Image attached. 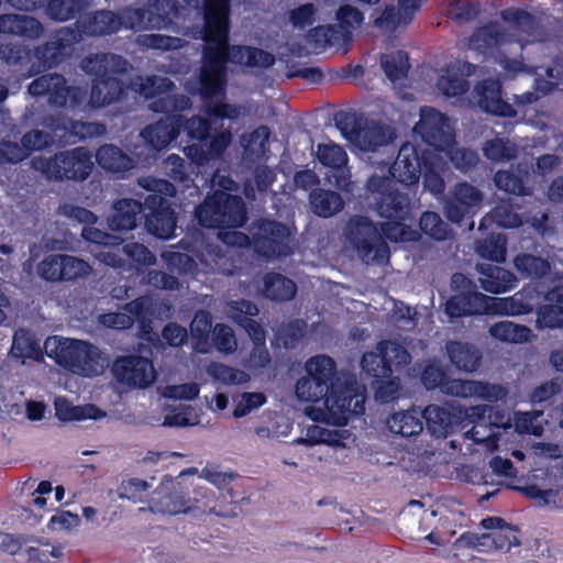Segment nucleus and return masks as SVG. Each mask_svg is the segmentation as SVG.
I'll list each match as a JSON object with an SVG mask.
<instances>
[{"instance_id":"nucleus-1","label":"nucleus","mask_w":563,"mask_h":563,"mask_svg":"<svg viewBox=\"0 0 563 563\" xmlns=\"http://www.w3.org/2000/svg\"><path fill=\"white\" fill-rule=\"evenodd\" d=\"M386 173L373 174L365 183V199L385 222L374 223L368 217L352 216L346 224V238L360 257L366 263H384L390 255L386 240L391 242H410L416 232L406 223L411 218L412 203L408 194L394 189L398 183L377 162Z\"/></svg>"},{"instance_id":"nucleus-2","label":"nucleus","mask_w":563,"mask_h":563,"mask_svg":"<svg viewBox=\"0 0 563 563\" xmlns=\"http://www.w3.org/2000/svg\"><path fill=\"white\" fill-rule=\"evenodd\" d=\"M306 376L296 383L298 399L307 402L323 400L334 424L345 426L351 417L365 413V394L353 376L341 377L334 360L328 355L310 357L305 365Z\"/></svg>"},{"instance_id":"nucleus-3","label":"nucleus","mask_w":563,"mask_h":563,"mask_svg":"<svg viewBox=\"0 0 563 563\" xmlns=\"http://www.w3.org/2000/svg\"><path fill=\"white\" fill-rule=\"evenodd\" d=\"M202 475L219 489V495L207 487H196L192 495H189L177 483L173 485L172 490L158 493V510L168 515L199 511L223 518L235 516L232 505L239 501V496L230 485L236 478V474L205 467Z\"/></svg>"},{"instance_id":"nucleus-4","label":"nucleus","mask_w":563,"mask_h":563,"mask_svg":"<svg viewBox=\"0 0 563 563\" xmlns=\"http://www.w3.org/2000/svg\"><path fill=\"white\" fill-rule=\"evenodd\" d=\"M231 0H203L201 38L219 49L229 63L249 68H269L275 64V56L262 48L230 44Z\"/></svg>"},{"instance_id":"nucleus-5","label":"nucleus","mask_w":563,"mask_h":563,"mask_svg":"<svg viewBox=\"0 0 563 563\" xmlns=\"http://www.w3.org/2000/svg\"><path fill=\"white\" fill-rule=\"evenodd\" d=\"M380 163L407 188L417 187L422 177L423 189L433 196H441L445 190L443 173L446 164L434 151L419 150L417 145L406 142L400 146L393 164L389 159H382Z\"/></svg>"},{"instance_id":"nucleus-6","label":"nucleus","mask_w":563,"mask_h":563,"mask_svg":"<svg viewBox=\"0 0 563 563\" xmlns=\"http://www.w3.org/2000/svg\"><path fill=\"white\" fill-rule=\"evenodd\" d=\"M411 361V355L401 344L390 340L377 343L376 352H366L361 358L362 372L380 404L396 400L400 391V378L394 375Z\"/></svg>"},{"instance_id":"nucleus-7","label":"nucleus","mask_w":563,"mask_h":563,"mask_svg":"<svg viewBox=\"0 0 563 563\" xmlns=\"http://www.w3.org/2000/svg\"><path fill=\"white\" fill-rule=\"evenodd\" d=\"M81 69L91 77L88 104L91 109L111 106L124 96L128 86L117 75H124L130 68L128 59L114 53H95L85 56Z\"/></svg>"},{"instance_id":"nucleus-8","label":"nucleus","mask_w":563,"mask_h":563,"mask_svg":"<svg viewBox=\"0 0 563 563\" xmlns=\"http://www.w3.org/2000/svg\"><path fill=\"white\" fill-rule=\"evenodd\" d=\"M175 124L178 130V136L181 132L190 141L196 143L184 147L187 158L198 167L207 165L210 161L219 159L232 142L230 130L217 132L211 135V122L200 115L186 118L180 113H175Z\"/></svg>"},{"instance_id":"nucleus-9","label":"nucleus","mask_w":563,"mask_h":563,"mask_svg":"<svg viewBox=\"0 0 563 563\" xmlns=\"http://www.w3.org/2000/svg\"><path fill=\"white\" fill-rule=\"evenodd\" d=\"M194 217L201 228L219 230L243 228L249 220L243 198L220 189L196 207Z\"/></svg>"},{"instance_id":"nucleus-10","label":"nucleus","mask_w":563,"mask_h":563,"mask_svg":"<svg viewBox=\"0 0 563 563\" xmlns=\"http://www.w3.org/2000/svg\"><path fill=\"white\" fill-rule=\"evenodd\" d=\"M54 344L47 355L64 369L82 376L93 377L103 373L104 360L93 344L76 339L53 338L45 342L46 350Z\"/></svg>"},{"instance_id":"nucleus-11","label":"nucleus","mask_w":563,"mask_h":563,"mask_svg":"<svg viewBox=\"0 0 563 563\" xmlns=\"http://www.w3.org/2000/svg\"><path fill=\"white\" fill-rule=\"evenodd\" d=\"M140 185L151 191L144 199L145 228L158 239H170L176 230L177 217L166 196L175 194V187L168 180L143 178Z\"/></svg>"},{"instance_id":"nucleus-12","label":"nucleus","mask_w":563,"mask_h":563,"mask_svg":"<svg viewBox=\"0 0 563 563\" xmlns=\"http://www.w3.org/2000/svg\"><path fill=\"white\" fill-rule=\"evenodd\" d=\"M31 166L47 179L84 181L93 168L92 153L85 146H78L49 157L35 156Z\"/></svg>"},{"instance_id":"nucleus-13","label":"nucleus","mask_w":563,"mask_h":563,"mask_svg":"<svg viewBox=\"0 0 563 563\" xmlns=\"http://www.w3.org/2000/svg\"><path fill=\"white\" fill-rule=\"evenodd\" d=\"M450 286L453 295L445 302V313L451 319L486 314L490 311V301L495 298L477 291L476 285L466 275L454 273Z\"/></svg>"},{"instance_id":"nucleus-14","label":"nucleus","mask_w":563,"mask_h":563,"mask_svg":"<svg viewBox=\"0 0 563 563\" xmlns=\"http://www.w3.org/2000/svg\"><path fill=\"white\" fill-rule=\"evenodd\" d=\"M33 97L47 96L48 102L56 108H80L87 98V91L78 86H68L62 74L53 73L36 77L27 87Z\"/></svg>"},{"instance_id":"nucleus-15","label":"nucleus","mask_w":563,"mask_h":563,"mask_svg":"<svg viewBox=\"0 0 563 563\" xmlns=\"http://www.w3.org/2000/svg\"><path fill=\"white\" fill-rule=\"evenodd\" d=\"M511 43V36L496 21H489L483 25L476 26L468 38L471 49L482 54L485 57L493 58L496 63L506 69H515L514 65H519L515 59H510L504 47Z\"/></svg>"},{"instance_id":"nucleus-16","label":"nucleus","mask_w":563,"mask_h":563,"mask_svg":"<svg viewBox=\"0 0 563 563\" xmlns=\"http://www.w3.org/2000/svg\"><path fill=\"white\" fill-rule=\"evenodd\" d=\"M228 84L227 59L219 49H212L205 43L201 52V66L198 75L199 95L202 99H212L224 95Z\"/></svg>"},{"instance_id":"nucleus-17","label":"nucleus","mask_w":563,"mask_h":563,"mask_svg":"<svg viewBox=\"0 0 563 563\" xmlns=\"http://www.w3.org/2000/svg\"><path fill=\"white\" fill-rule=\"evenodd\" d=\"M413 133L434 152L445 151L455 143L454 130L448 117L432 107L421 108L420 120L416 123Z\"/></svg>"},{"instance_id":"nucleus-18","label":"nucleus","mask_w":563,"mask_h":563,"mask_svg":"<svg viewBox=\"0 0 563 563\" xmlns=\"http://www.w3.org/2000/svg\"><path fill=\"white\" fill-rule=\"evenodd\" d=\"M258 229L260 233L253 239L254 250L258 255L271 260L291 254L290 231L286 224L276 220H263Z\"/></svg>"},{"instance_id":"nucleus-19","label":"nucleus","mask_w":563,"mask_h":563,"mask_svg":"<svg viewBox=\"0 0 563 563\" xmlns=\"http://www.w3.org/2000/svg\"><path fill=\"white\" fill-rule=\"evenodd\" d=\"M81 36L70 26H64L52 33L48 40L34 48V57L43 69H52L62 64L69 55L75 43Z\"/></svg>"},{"instance_id":"nucleus-20","label":"nucleus","mask_w":563,"mask_h":563,"mask_svg":"<svg viewBox=\"0 0 563 563\" xmlns=\"http://www.w3.org/2000/svg\"><path fill=\"white\" fill-rule=\"evenodd\" d=\"M482 201L483 194L478 188L460 181L455 184L452 195L444 202V214L452 223L461 224L477 213Z\"/></svg>"},{"instance_id":"nucleus-21","label":"nucleus","mask_w":563,"mask_h":563,"mask_svg":"<svg viewBox=\"0 0 563 563\" xmlns=\"http://www.w3.org/2000/svg\"><path fill=\"white\" fill-rule=\"evenodd\" d=\"M112 373L119 383L131 387L146 388L156 379V371L152 360L131 354L117 358Z\"/></svg>"},{"instance_id":"nucleus-22","label":"nucleus","mask_w":563,"mask_h":563,"mask_svg":"<svg viewBox=\"0 0 563 563\" xmlns=\"http://www.w3.org/2000/svg\"><path fill=\"white\" fill-rule=\"evenodd\" d=\"M317 159L325 168L332 172L333 185L336 189L352 194L354 184L347 167L349 156L344 147L330 141L317 145Z\"/></svg>"},{"instance_id":"nucleus-23","label":"nucleus","mask_w":563,"mask_h":563,"mask_svg":"<svg viewBox=\"0 0 563 563\" xmlns=\"http://www.w3.org/2000/svg\"><path fill=\"white\" fill-rule=\"evenodd\" d=\"M396 137L395 129L374 120H365L351 137V143L362 153H379Z\"/></svg>"},{"instance_id":"nucleus-24","label":"nucleus","mask_w":563,"mask_h":563,"mask_svg":"<svg viewBox=\"0 0 563 563\" xmlns=\"http://www.w3.org/2000/svg\"><path fill=\"white\" fill-rule=\"evenodd\" d=\"M227 313L232 322L243 329L252 341L263 343L266 340V330L255 318L260 313L256 303L241 298L227 302Z\"/></svg>"},{"instance_id":"nucleus-25","label":"nucleus","mask_w":563,"mask_h":563,"mask_svg":"<svg viewBox=\"0 0 563 563\" xmlns=\"http://www.w3.org/2000/svg\"><path fill=\"white\" fill-rule=\"evenodd\" d=\"M119 14L112 10L100 9L81 14L76 23L75 31L86 36H108L121 30Z\"/></svg>"},{"instance_id":"nucleus-26","label":"nucleus","mask_w":563,"mask_h":563,"mask_svg":"<svg viewBox=\"0 0 563 563\" xmlns=\"http://www.w3.org/2000/svg\"><path fill=\"white\" fill-rule=\"evenodd\" d=\"M478 107L486 113L514 118L517 112L514 107L503 99V86L498 79L487 78L475 86Z\"/></svg>"},{"instance_id":"nucleus-27","label":"nucleus","mask_w":563,"mask_h":563,"mask_svg":"<svg viewBox=\"0 0 563 563\" xmlns=\"http://www.w3.org/2000/svg\"><path fill=\"white\" fill-rule=\"evenodd\" d=\"M421 417L429 432L435 438H446L461 429V417L457 413V407L453 405L446 407L428 405L421 411Z\"/></svg>"},{"instance_id":"nucleus-28","label":"nucleus","mask_w":563,"mask_h":563,"mask_svg":"<svg viewBox=\"0 0 563 563\" xmlns=\"http://www.w3.org/2000/svg\"><path fill=\"white\" fill-rule=\"evenodd\" d=\"M45 124L60 142L66 144H75L95 133L93 123L66 117L49 115L45 119Z\"/></svg>"},{"instance_id":"nucleus-29","label":"nucleus","mask_w":563,"mask_h":563,"mask_svg":"<svg viewBox=\"0 0 563 563\" xmlns=\"http://www.w3.org/2000/svg\"><path fill=\"white\" fill-rule=\"evenodd\" d=\"M141 136L153 153H158L178 137V130L175 124V113L145 126Z\"/></svg>"},{"instance_id":"nucleus-30","label":"nucleus","mask_w":563,"mask_h":563,"mask_svg":"<svg viewBox=\"0 0 563 563\" xmlns=\"http://www.w3.org/2000/svg\"><path fill=\"white\" fill-rule=\"evenodd\" d=\"M449 391L454 397L468 398L474 396L489 402L501 400L507 395V389L501 385L465 379L451 383Z\"/></svg>"},{"instance_id":"nucleus-31","label":"nucleus","mask_w":563,"mask_h":563,"mask_svg":"<svg viewBox=\"0 0 563 563\" xmlns=\"http://www.w3.org/2000/svg\"><path fill=\"white\" fill-rule=\"evenodd\" d=\"M476 271L479 274L481 287L487 292L503 294L516 286L515 275L504 267L492 263H481L477 264Z\"/></svg>"},{"instance_id":"nucleus-32","label":"nucleus","mask_w":563,"mask_h":563,"mask_svg":"<svg viewBox=\"0 0 563 563\" xmlns=\"http://www.w3.org/2000/svg\"><path fill=\"white\" fill-rule=\"evenodd\" d=\"M145 210L144 203L132 198H123L114 202L113 213L108 218V227L112 231L126 232L136 228L140 214Z\"/></svg>"},{"instance_id":"nucleus-33","label":"nucleus","mask_w":563,"mask_h":563,"mask_svg":"<svg viewBox=\"0 0 563 563\" xmlns=\"http://www.w3.org/2000/svg\"><path fill=\"white\" fill-rule=\"evenodd\" d=\"M0 33L36 40L44 33V25L34 16L7 13L0 15Z\"/></svg>"},{"instance_id":"nucleus-34","label":"nucleus","mask_w":563,"mask_h":563,"mask_svg":"<svg viewBox=\"0 0 563 563\" xmlns=\"http://www.w3.org/2000/svg\"><path fill=\"white\" fill-rule=\"evenodd\" d=\"M96 161L100 168L123 175L134 168V159L114 144H103L96 152Z\"/></svg>"},{"instance_id":"nucleus-35","label":"nucleus","mask_w":563,"mask_h":563,"mask_svg":"<svg viewBox=\"0 0 563 563\" xmlns=\"http://www.w3.org/2000/svg\"><path fill=\"white\" fill-rule=\"evenodd\" d=\"M446 352L451 364L459 371L472 373L481 365V351L467 342L450 341L446 343Z\"/></svg>"},{"instance_id":"nucleus-36","label":"nucleus","mask_w":563,"mask_h":563,"mask_svg":"<svg viewBox=\"0 0 563 563\" xmlns=\"http://www.w3.org/2000/svg\"><path fill=\"white\" fill-rule=\"evenodd\" d=\"M263 296L272 301H289L297 292L296 283L276 272H268L263 277Z\"/></svg>"},{"instance_id":"nucleus-37","label":"nucleus","mask_w":563,"mask_h":563,"mask_svg":"<svg viewBox=\"0 0 563 563\" xmlns=\"http://www.w3.org/2000/svg\"><path fill=\"white\" fill-rule=\"evenodd\" d=\"M311 211L321 218H330L339 213L344 208L342 196L333 190L317 188L309 195Z\"/></svg>"},{"instance_id":"nucleus-38","label":"nucleus","mask_w":563,"mask_h":563,"mask_svg":"<svg viewBox=\"0 0 563 563\" xmlns=\"http://www.w3.org/2000/svg\"><path fill=\"white\" fill-rule=\"evenodd\" d=\"M335 20L338 23L332 26L344 46H347L353 41V32L364 22V14L351 4H343L335 12Z\"/></svg>"},{"instance_id":"nucleus-39","label":"nucleus","mask_w":563,"mask_h":563,"mask_svg":"<svg viewBox=\"0 0 563 563\" xmlns=\"http://www.w3.org/2000/svg\"><path fill=\"white\" fill-rule=\"evenodd\" d=\"M386 426L391 433L404 438L418 435L423 430L421 411L409 409L394 412L386 420Z\"/></svg>"},{"instance_id":"nucleus-40","label":"nucleus","mask_w":563,"mask_h":563,"mask_svg":"<svg viewBox=\"0 0 563 563\" xmlns=\"http://www.w3.org/2000/svg\"><path fill=\"white\" fill-rule=\"evenodd\" d=\"M212 331V316L209 311L199 310L190 323V336L195 351L207 353L211 347L210 333Z\"/></svg>"},{"instance_id":"nucleus-41","label":"nucleus","mask_w":563,"mask_h":563,"mask_svg":"<svg viewBox=\"0 0 563 563\" xmlns=\"http://www.w3.org/2000/svg\"><path fill=\"white\" fill-rule=\"evenodd\" d=\"M457 407V413L461 417V429L465 428L467 424L473 423V428L466 432V435H470L471 439L478 442L479 439H484L479 437V432L477 428L486 427V419H492L493 407L488 405H476L471 407Z\"/></svg>"},{"instance_id":"nucleus-42","label":"nucleus","mask_w":563,"mask_h":563,"mask_svg":"<svg viewBox=\"0 0 563 563\" xmlns=\"http://www.w3.org/2000/svg\"><path fill=\"white\" fill-rule=\"evenodd\" d=\"M88 7V0H47L45 13L52 21L66 22L79 18Z\"/></svg>"},{"instance_id":"nucleus-43","label":"nucleus","mask_w":563,"mask_h":563,"mask_svg":"<svg viewBox=\"0 0 563 563\" xmlns=\"http://www.w3.org/2000/svg\"><path fill=\"white\" fill-rule=\"evenodd\" d=\"M11 353L16 358H30L38 361L43 356L40 342L26 329H19L14 332Z\"/></svg>"},{"instance_id":"nucleus-44","label":"nucleus","mask_w":563,"mask_h":563,"mask_svg":"<svg viewBox=\"0 0 563 563\" xmlns=\"http://www.w3.org/2000/svg\"><path fill=\"white\" fill-rule=\"evenodd\" d=\"M420 380L427 390L439 389L444 395L453 396V394L449 391V387L451 383L460 379L451 378L441 365L429 363L423 367L420 374Z\"/></svg>"},{"instance_id":"nucleus-45","label":"nucleus","mask_w":563,"mask_h":563,"mask_svg":"<svg viewBox=\"0 0 563 563\" xmlns=\"http://www.w3.org/2000/svg\"><path fill=\"white\" fill-rule=\"evenodd\" d=\"M380 65L386 77L393 82L407 77L410 69L409 55L398 49L380 56Z\"/></svg>"},{"instance_id":"nucleus-46","label":"nucleus","mask_w":563,"mask_h":563,"mask_svg":"<svg viewBox=\"0 0 563 563\" xmlns=\"http://www.w3.org/2000/svg\"><path fill=\"white\" fill-rule=\"evenodd\" d=\"M476 253L484 260L503 263L507 254V238L501 233H493L483 240H478Z\"/></svg>"},{"instance_id":"nucleus-47","label":"nucleus","mask_w":563,"mask_h":563,"mask_svg":"<svg viewBox=\"0 0 563 563\" xmlns=\"http://www.w3.org/2000/svg\"><path fill=\"white\" fill-rule=\"evenodd\" d=\"M514 265L521 276L530 278L544 277L551 268L548 260L528 253L517 255Z\"/></svg>"},{"instance_id":"nucleus-48","label":"nucleus","mask_w":563,"mask_h":563,"mask_svg":"<svg viewBox=\"0 0 563 563\" xmlns=\"http://www.w3.org/2000/svg\"><path fill=\"white\" fill-rule=\"evenodd\" d=\"M500 18L516 31L532 35L538 23L533 14L520 8H507L500 11Z\"/></svg>"},{"instance_id":"nucleus-49","label":"nucleus","mask_w":563,"mask_h":563,"mask_svg":"<svg viewBox=\"0 0 563 563\" xmlns=\"http://www.w3.org/2000/svg\"><path fill=\"white\" fill-rule=\"evenodd\" d=\"M118 14L121 29L141 31L155 26L152 22L153 12L145 8L125 7Z\"/></svg>"},{"instance_id":"nucleus-50","label":"nucleus","mask_w":563,"mask_h":563,"mask_svg":"<svg viewBox=\"0 0 563 563\" xmlns=\"http://www.w3.org/2000/svg\"><path fill=\"white\" fill-rule=\"evenodd\" d=\"M420 230L435 241H445L452 234L449 224L435 211H424L419 220Z\"/></svg>"},{"instance_id":"nucleus-51","label":"nucleus","mask_w":563,"mask_h":563,"mask_svg":"<svg viewBox=\"0 0 563 563\" xmlns=\"http://www.w3.org/2000/svg\"><path fill=\"white\" fill-rule=\"evenodd\" d=\"M336 33L332 24L318 25L308 31L306 40L316 51H324L333 46H344Z\"/></svg>"},{"instance_id":"nucleus-52","label":"nucleus","mask_w":563,"mask_h":563,"mask_svg":"<svg viewBox=\"0 0 563 563\" xmlns=\"http://www.w3.org/2000/svg\"><path fill=\"white\" fill-rule=\"evenodd\" d=\"M494 181L499 190L510 195L528 196L530 188L526 185L523 177L519 173L511 170H498L494 176Z\"/></svg>"},{"instance_id":"nucleus-53","label":"nucleus","mask_w":563,"mask_h":563,"mask_svg":"<svg viewBox=\"0 0 563 563\" xmlns=\"http://www.w3.org/2000/svg\"><path fill=\"white\" fill-rule=\"evenodd\" d=\"M483 153L487 159L493 162H509L517 156L515 145L500 137L487 140L483 145Z\"/></svg>"},{"instance_id":"nucleus-54","label":"nucleus","mask_w":563,"mask_h":563,"mask_svg":"<svg viewBox=\"0 0 563 563\" xmlns=\"http://www.w3.org/2000/svg\"><path fill=\"white\" fill-rule=\"evenodd\" d=\"M56 415L63 421H80L99 418L103 412L95 405L70 406L65 402L56 406Z\"/></svg>"},{"instance_id":"nucleus-55","label":"nucleus","mask_w":563,"mask_h":563,"mask_svg":"<svg viewBox=\"0 0 563 563\" xmlns=\"http://www.w3.org/2000/svg\"><path fill=\"white\" fill-rule=\"evenodd\" d=\"M139 42L146 48L162 52L176 51L181 48L185 44V41L180 37L159 33L141 35Z\"/></svg>"},{"instance_id":"nucleus-56","label":"nucleus","mask_w":563,"mask_h":563,"mask_svg":"<svg viewBox=\"0 0 563 563\" xmlns=\"http://www.w3.org/2000/svg\"><path fill=\"white\" fill-rule=\"evenodd\" d=\"M538 329H563V307L560 305H542L537 309Z\"/></svg>"},{"instance_id":"nucleus-57","label":"nucleus","mask_w":563,"mask_h":563,"mask_svg":"<svg viewBox=\"0 0 563 563\" xmlns=\"http://www.w3.org/2000/svg\"><path fill=\"white\" fill-rule=\"evenodd\" d=\"M479 14V4L466 0H453L448 8L446 16L454 22H471Z\"/></svg>"},{"instance_id":"nucleus-58","label":"nucleus","mask_w":563,"mask_h":563,"mask_svg":"<svg viewBox=\"0 0 563 563\" xmlns=\"http://www.w3.org/2000/svg\"><path fill=\"white\" fill-rule=\"evenodd\" d=\"M121 246L122 239L119 236L118 244L104 245L99 250H92V253L96 261L100 264L112 268H123L125 261L122 257L123 251H121Z\"/></svg>"},{"instance_id":"nucleus-59","label":"nucleus","mask_w":563,"mask_h":563,"mask_svg":"<svg viewBox=\"0 0 563 563\" xmlns=\"http://www.w3.org/2000/svg\"><path fill=\"white\" fill-rule=\"evenodd\" d=\"M529 331L525 325L508 321L498 322L490 328L492 335L505 342H521L527 339Z\"/></svg>"},{"instance_id":"nucleus-60","label":"nucleus","mask_w":563,"mask_h":563,"mask_svg":"<svg viewBox=\"0 0 563 563\" xmlns=\"http://www.w3.org/2000/svg\"><path fill=\"white\" fill-rule=\"evenodd\" d=\"M55 137L56 136L53 132L51 133L42 130H31L23 134L21 141L25 152H27L29 157L34 151H42L52 146L54 144Z\"/></svg>"},{"instance_id":"nucleus-61","label":"nucleus","mask_w":563,"mask_h":563,"mask_svg":"<svg viewBox=\"0 0 563 563\" xmlns=\"http://www.w3.org/2000/svg\"><path fill=\"white\" fill-rule=\"evenodd\" d=\"M91 266L88 262L73 255L63 254L62 282L75 280L89 275Z\"/></svg>"},{"instance_id":"nucleus-62","label":"nucleus","mask_w":563,"mask_h":563,"mask_svg":"<svg viewBox=\"0 0 563 563\" xmlns=\"http://www.w3.org/2000/svg\"><path fill=\"white\" fill-rule=\"evenodd\" d=\"M63 254H49L37 265L41 278L47 282H62Z\"/></svg>"},{"instance_id":"nucleus-63","label":"nucleus","mask_w":563,"mask_h":563,"mask_svg":"<svg viewBox=\"0 0 563 563\" xmlns=\"http://www.w3.org/2000/svg\"><path fill=\"white\" fill-rule=\"evenodd\" d=\"M123 254L139 266H151L155 264L156 256L147 246L139 242L123 243L121 246Z\"/></svg>"},{"instance_id":"nucleus-64","label":"nucleus","mask_w":563,"mask_h":563,"mask_svg":"<svg viewBox=\"0 0 563 563\" xmlns=\"http://www.w3.org/2000/svg\"><path fill=\"white\" fill-rule=\"evenodd\" d=\"M333 119L336 129L350 142L351 137H354V133L362 126L363 122L365 121L361 117H357L356 113L346 110L336 111Z\"/></svg>"}]
</instances>
